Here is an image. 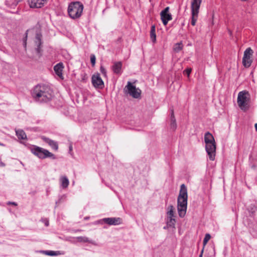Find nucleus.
<instances>
[{
  "instance_id": "39448f33",
  "label": "nucleus",
  "mask_w": 257,
  "mask_h": 257,
  "mask_svg": "<svg viewBox=\"0 0 257 257\" xmlns=\"http://www.w3.org/2000/svg\"><path fill=\"white\" fill-rule=\"evenodd\" d=\"M249 94L244 91L239 92L237 96V103L241 110H246L249 108Z\"/></svg>"
},
{
  "instance_id": "412c9836",
  "label": "nucleus",
  "mask_w": 257,
  "mask_h": 257,
  "mask_svg": "<svg viewBox=\"0 0 257 257\" xmlns=\"http://www.w3.org/2000/svg\"><path fill=\"white\" fill-rule=\"evenodd\" d=\"M16 133L19 139L25 140L27 138V136L25 132L22 130L16 131Z\"/></svg>"
},
{
  "instance_id": "4468645a",
  "label": "nucleus",
  "mask_w": 257,
  "mask_h": 257,
  "mask_svg": "<svg viewBox=\"0 0 257 257\" xmlns=\"http://www.w3.org/2000/svg\"><path fill=\"white\" fill-rule=\"evenodd\" d=\"M42 140L46 143L48 144L53 150L57 151L58 149V144L57 142L53 141L45 136L41 137Z\"/></svg>"
},
{
  "instance_id": "2f4dec72",
  "label": "nucleus",
  "mask_w": 257,
  "mask_h": 257,
  "mask_svg": "<svg viewBox=\"0 0 257 257\" xmlns=\"http://www.w3.org/2000/svg\"><path fill=\"white\" fill-rule=\"evenodd\" d=\"M185 72H186V73L189 76L191 72V69H186L185 70Z\"/></svg>"
},
{
  "instance_id": "aec40b11",
  "label": "nucleus",
  "mask_w": 257,
  "mask_h": 257,
  "mask_svg": "<svg viewBox=\"0 0 257 257\" xmlns=\"http://www.w3.org/2000/svg\"><path fill=\"white\" fill-rule=\"evenodd\" d=\"M150 38L153 43L156 41V28L155 25L151 26L150 31Z\"/></svg>"
},
{
  "instance_id": "1a4fd4ad",
  "label": "nucleus",
  "mask_w": 257,
  "mask_h": 257,
  "mask_svg": "<svg viewBox=\"0 0 257 257\" xmlns=\"http://www.w3.org/2000/svg\"><path fill=\"white\" fill-rule=\"evenodd\" d=\"M205 144V150L209 156V160L210 161H214L215 158L216 149L215 142Z\"/></svg>"
},
{
  "instance_id": "20e7f679",
  "label": "nucleus",
  "mask_w": 257,
  "mask_h": 257,
  "mask_svg": "<svg viewBox=\"0 0 257 257\" xmlns=\"http://www.w3.org/2000/svg\"><path fill=\"white\" fill-rule=\"evenodd\" d=\"M32 153L41 159H44L47 158H50L53 160L56 159L54 154L50 152L48 150L42 148L34 146L31 149Z\"/></svg>"
},
{
  "instance_id": "72a5a7b5",
  "label": "nucleus",
  "mask_w": 257,
  "mask_h": 257,
  "mask_svg": "<svg viewBox=\"0 0 257 257\" xmlns=\"http://www.w3.org/2000/svg\"><path fill=\"white\" fill-rule=\"evenodd\" d=\"M45 224L46 226H48L49 225V221L47 220H46L45 221Z\"/></svg>"
},
{
  "instance_id": "f3484780",
  "label": "nucleus",
  "mask_w": 257,
  "mask_h": 257,
  "mask_svg": "<svg viewBox=\"0 0 257 257\" xmlns=\"http://www.w3.org/2000/svg\"><path fill=\"white\" fill-rule=\"evenodd\" d=\"M201 2L202 0H192L191 12L199 13Z\"/></svg>"
},
{
  "instance_id": "6ab92c4d",
  "label": "nucleus",
  "mask_w": 257,
  "mask_h": 257,
  "mask_svg": "<svg viewBox=\"0 0 257 257\" xmlns=\"http://www.w3.org/2000/svg\"><path fill=\"white\" fill-rule=\"evenodd\" d=\"M204 142L205 144H210V143L215 142V140L213 135L209 132L205 134Z\"/></svg>"
},
{
  "instance_id": "9d476101",
  "label": "nucleus",
  "mask_w": 257,
  "mask_h": 257,
  "mask_svg": "<svg viewBox=\"0 0 257 257\" xmlns=\"http://www.w3.org/2000/svg\"><path fill=\"white\" fill-rule=\"evenodd\" d=\"M93 85L95 88H102L104 87V82L98 73L93 74L91 78Z\"/></svg>"
},
{
  "instance_id": "b1692460",
  "label": "nucleus",
  "mask_w": 257,
  "mask_h": 257,
  "mask_svg": "<svg viewBox=\"0 0 257 257\" xmlns=\"http://www.w3.org/2000/svg\"><path fill=\"white\" fill-rule=\"evenodd\" d=\"M43 252L45 254L49 256H56L61 254L60 251L45 250Z\"/></svg>"
},
{
  "instance_id": "7c9ffc66",
  "label": "nucleus",
  "mask_w": 257,
  "mask_h": 257,
  "mask_svg": "<svg viewBox=\"0 0 257 257\" xmlns=\"http://www.w3.org/2000/svg\"><path fill=\"white\" fill-rule=\"evenodd\" d=\"M95 61H96V58L94 55L92 54L90 56V61L91 63V64L93 66L95 65Z\"/></svg>"
},
{
  "instance_id": "ea45409f",
  "label": "nucleus",
  "mask_w": 257,
  "mask_h": 257,
  "mask_svg": "<svg viewBox=\"0 0 257 257\" xmlns=\"http://www.w3.org/2000/svg\"><path fill=\"white\" fill-rule=\"evenodd\" d=\"M228 32L229 33L230 35H231V32L230 30H229Z\"/></svg>"
},
{
  "instance_id": "7ed1b4c3",
  "label": "nucleus",
  "mask_w": 257,
  "mask_h": 257,
  "mask_svg": "<svg viewBox=\"0 0 257 257\" xmlns=\"http://www.w3.org/2000/svg\"><path fill=\"white\" fill-rule=\"evenodd\" d=\"M83 5L79 2H72L69 5L68 13L70 17L73 19L79 18L82 15Z\"/></svg>"
},
{
  "instance_id": "c85d7f7f",
  "label": "nucleus",
  "mask_w": 257,
  "mask_h": 257,
  "mask_svg": "<svg viewBox=\"0 0 257 257\" xmlns=\"http://www.w3.org/2000/svg\"><path fill=\"white\" fill-rule=\"evenodd\" d=\"M22 1V0H14L13 2H10L9 5L12 7H15L18 4L19 2H21Z\"/></svg>"
},
{
  "instance_id": "a211bd4d",
  "label": "nucleus",
  "mask_w": 257,
  "mask_h": 257,
  "mask_svg": "<svg viewBox=\"0 0 257 257\" xmlns=\"http://www.w3.org/2000/svg\"><path fill=\"white\" fill-rule=\"evenodd\" d=\"M170 128L173 131H175L177 128V123H176V119L175 117L173 109L171 110Z\"/></svg>"
},
{
  "instance_id": "473e14b6",
  "label": "nucleus",
  "mask_w": 257,
  "mask_h": 257,
  "mask_svg": "<svg viewBox=\"0 0 257 257\" xmlns=\"http://www.w3.org/2000/svg\"><path fill=\"white\" fill-rule=\"evenodd\" d=\"M7 204L8 205H13L14 206H17V203L16 202H8Z\"/></svg>"
},
{
  "instance_id": "9b49d317",
  "label": "nucleus",
  "mask_w": 257,
  "mask_h": 257,
  "mask_svg": "<svg viewBox=\"0 0 257 257\" xmlns=\"http://www.w3.org/2000/svg\"><path fill=\"white\" fill-rule=\"evenodd\" d=\"M169 8L166 7L163 10L161 13L160 16L164 25L166 26L168 22L172 19V15L169 13Z\"/></svg>"
},
{
  "instance_id": "c9c22d12",
  "label": "nucleus",
  "mask_w": 257,
  "mask_h": 257,
  "mask_svg": "<svg viewBox=\"0 0 257 257\" xmlns=\"http://www.w3.org/2000/svg\"><path fill=\"white\" fill-rule=\"evenodd\" d=\"M255 130L257 131V123H256L255 124Z\"/></svg>"
},
{
  "instance_id": "f257e3e1",
  "label": "nucleus",
  "mask_w": 257,
  "mask_h": 257,
  "mask_svg": "<svg viewBox=\"0 0 257 257\" xmlns=\"http://www.w3.org/2000/svg\"><path fill=\"white\" fill-rule=\"evenodd\" d=\"M32 96L37 102L46 103L52 100L54 95L53 90L49 86L39 84L34 87L32 91Z\"/></svg>"
},
{
  "instance_id": "58836bf2",
  "label": "nucleus",
  "mask_w": 257,
  "mask_h": 257,
  "mask_svg": "<svg viewBox=\"0 0 257 257\" xmlns=\"http://www.w3.org/2000/svg\"><path fill=\"white\" fill-rule=\"evenodd\" d=\"M1 165H2V166H5V164L4 163H1Z\"/></svg>"
},
{
  "instance_id": "f8f14e48",
  "label": "nucleus",
  "mask_w": 257,
  "mask_h": 257,
  "mask_svg": "<svg viewBox=\"0 0 257 257\" xmlns=\"http://www.w3.org/2000/svg\"><path fill=\"white\" fill-rule=\"evenodd\" d=\"M102 221L109 225H117L121 223L122 219L119 217H108L103 218Z\"/></svg>"
},
{
  "instance_id": "e433bc0d",
  "label": "nucleus",
  "mask_w": 257,
  "mask_h": 257,
  "mask_svg": "<svg viewBox=\"0 0 257 257\" xmlns=\"http://www.w3.org/2000/svg\"><path fill=\"white\" fill-rule=\"evenodd\" d=\"M72 146H70V147H69V150H70V151H71V150H72Z\"/></svg>"
},
{
  "instance_id": "a878e982",
  "label": "nucleus",
  "mask_w": 257,
  "mask_h": 257,
  "mask_svg": "<svg viewBox=\"0 0 257 257\" xmlns=\"http://www.w3.org/2000/svg\"><path fill=\"white\" fill-rule=\"evenodd\" d=\"M76 238L78 242L91 243V241H90L88 238L86 236H78Z\"/></svg>"
},
{
  "instance_id": "4c0bfd02",
  "label": "nucleus",
  "mask_w": 257,
  "mask_h": 257,
  "mask_svg": "<svg viewBox=\"0 0 257 257\" xmlns=\"http://www.w3.org/2000/svg\"><path fill=\"white\" fill-rule=\"evenodd\" d=\"M0 146H4V145L3 144H2V143H0Z\"/></svg>"
},
{
  "instance_id": "0eeeda50",
  "label": "nucleus",
  "mask_w": 257,
  "mask_h": 257,
  "mask_svg": "<svg viewBox=\"0 0 257 257\" xmlns=\"http://www.w3.org/2000/svg\"><path fill=\"white\" fill-rule=\"evenodd\" d=\"M174 207L173 205H170L168 208L167 212V219L166 222L167 226L170 227H175L176 223V219L175 218Z\"/></svg>"
},
{
  "instance_id": "4be33fe9",
  "label": "nucleus",
  "mask_w": 257,
  "mask_h": 257,
  "mask_svg": "<svg viewBox=\"0 0 257 257\" xmlns=\"http://www.w3.org/2000/svg\"><path fill=\"white\" fill-rule=\"evenodd\" d=\"M60 181L61 183V186L63 188H66L69 183V181L68 179L66 176H62L60 178Z\"/></svg>"
},
{
  "instance_id": "cd10ccee",
  "label": "nucleus",
  "mask_w": 257,
  "mask_h": 257,
  "mask_svg": "<svg viewBox=\"0 0 257 257\" xmlns=\"http://www.w3.org/2000/svg\"><path fill=\"white\" fill-rule=\"evenodd\" d=\"M211 236L209 233H206L203 239V245L204 246L207 243L208 240L210 239Z\"/></svg>"
},
{
  "instance_id": "6e6552de",
  "label": "nucleus",
  "mask_w": 257,
  "mask_h": 257,
  "mask_svg": "<svg viewBox=\"0 0 257 257\" xmlns=\"http://www.w3.org/2000/svg\"><path fill=\"white\" fill-rule=\"evenodd\" d=\"M253 53V50L250 48H247L244 52L242 58V64L245 67H249L252 63L251 56Z\"/></svg>"
},
{
  "instance_id": "f704fd0d",
  "label": "nucleus",
  "mask_w": 257,
  "mask_h": 257,
  "mask_svg": "<svg viewBox=\"0 0 257 257\" xmlns=\"http://www.w3.org/2000/svg\"><path fill=\"white\" fill-rule=\"evenodd\" d=\"M203 252V248L201 250V253H200V254L199 255V257H202Z\"/></svg>"
},
{
  "instance_id": "423d86ee",
  "label": "nucleus",
  "mask_w": 257,
  "mask_h": 257,
  "mask_svg": "<svg viewBox=\"0 0 257 257\" xmlns=\"http://www.w3.org/2000/svg\"><path fill=\"white\" fill-rule=\"evenodd\" d=\"M125 94H129L134 98H139L141 97V90L134 85L130 81H128L127 85L123 89Z\"/></svg>"
},
{
  "instance_id": "2eb2a0df",
  "label": "nucleus",
  "mask_w": 257,
  "mask_h": 257,
  "mask_svg": "<svg viewBox=\"0 0 257 257\" xmlns=\"http://www.w3.org/2000/svg\"><path fill=\"white\" fill-rule=\"evenodd\" d=\"M122 66L121 62H114L111 67L113 73L116 74L120 75L122 73Z\"/></svg>"
},
{
  "instance_id": "f03ea898",
  "label": "nucleus",
  "mask_w": 257,
  "mask_h": 257,
  "mask_svg": "<svg viewBox=\"0 0 257 257\" xmlns=\"http://www.w3.org/2000/svg\"><path fill=\"white\" fill-rule=\"evenodd\" d=\"M187 190L185 184L181 185L177 199V209L179 216L182 218L186 214L187 206Z\"/></svg>"
},
{
  "instance_id": "ddd939ff",
  "label": "nucleus",
  "mask_w": 257,
  "mask_h": 257,
  "mask_svg": "<svg viewBox=\"0 0 257 257\" xmlns=\"http://www.w3.org/2000/svg\"><path fill=\"white\" fill-rule=\"evenodd\" d=\"M30 7L32 8H41L47 0H28Z\"/></svg>"
},
{
  "instance_id": "bb28decb",
  "label": "nucleus",
  "mask_w": 257,
  "mask_h": 257,
  "mask_svg": "<svg viewBox=\"0 0 257 257\" xmlns=\"http://www.w3.org/2000/svg\"><path fill=\"white\" fill-rule=\"evenodd\" d=\"M36 43L37 45V48H36V51L38 53L40 52V46L41 45V40L39 36H37L36 37Z\"/></svg>"
},
{
  "instance_id": "5701e85b",
  "label": "nucleus",
  "mask_w": 257,
  "mask_h": 257,
  "mask_svg": "<svg viewBox=\"0 0 257 257\" xmlns=\"http://www.w3.org/2000/svg\"><path fill=\"white\" fill-rule=\"evenodd\" d=\"M199 13L191 12V24L192 26H195L197 21Z\"/></svg>"
},
{
  "instance_id": "c756f323",
  "label": "nucleus",
  "mask_w": 257,
  "mask_h": 257,
  "mask_svg": "<svg viewBox=\"0 0 257 257\" xmlns=\"http://www.w3.org/2000/svg\"><path fill=\"white\" fill-rule=\"evenodd\" d=\"M100 71L101 73L103 74L104 77L107 76L106 70H105V69L102 65L100 66Z\"/></svg>"
},
{
  "instance_id": "393cba45",
  "label": "nucleus",
  "mask_w": 257,
  "mask_h": 257,
  "mask_svg": "<svg viewBox=\"0 0 257 257\" xmlns=\"http://www.w3.org/2000/svg\"><path fill=\"white\" fill-rule=\"evenodd\" d=\"M183 47V44H182V43L181 42H179V43H176V44H175L174 45V47H173V50H174L175 52H176V53H178V52H179L181 50H182Z\"/></svg>"
},
{
  "instance_id": "dca6fc26",
  "label": "nucleus",
  "mask_w": 257,
  "mask_h": 257,
  "mask_svg": "<svg viewBox=\"0 0 257 257\" xmlns=\"http://www.w3.org/2000/svg\"><path fill=\"white\" fill-rule=\"evenodd\" d=\"M64 68L63 64L62 62H60L56 64L54 67V70L55 73L61 79H63V76L62 74V71Z\"/></svg>"
}]
</instances>
